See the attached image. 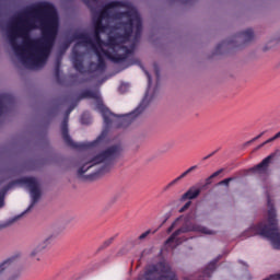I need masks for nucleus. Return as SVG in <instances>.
Returning a JSON list of instances; mask_svg holds the SVG:
<instances>
[{
	"label": "nucleus",
	"instance_id": "f257e3e1",
	"mask_svg": "<svg viewBox=\"0 0 280 280\" xmlns=\"http://www.w3.org/2000/svg\"><path fill=\"white\" fill-rule=\"evenodd\" d=\"M126 12L119 11L121 2H109L98 16L93 18L94 34L79 33L75 39L79 43L73 48L72 65L77 71L82 72V60L75 51L79 47H86L96 54L98 63L91 69L104 71L105 60L112 62H124L130 58L141 38L142 23L141 16L132 4H125Z\"/></svg>",
	"mask_w": 280,
	"mask_h": 280
},
{
	"label": "nucleus",
	"instance_id": "f03ea898",
	"mask_svg": "<svg viewBox=\"0 0 280 280\" xmlns=\"http://www.w3.org/2000/svg\"><path fill=\"white\" fill-rule=\"evenodd\" d=\"M58 12L54 4L40 2L16 18L9 32L10 45L26 69H43L58 36Z\"/></svg>",
	"mask_w": 280,
	"mask_h": 280
},
{
	"label": "nucleus",
	"instance_id": "7ed1b4c3",
	"mask_svg": "<svg viewBox=\"0 0 280 280\" xmlns=\"http://www.w3.org/2000/svg\"><path fill=\"white\" fill-rule=\"evenodd\" d=\"M121 154V145H113L105 151L88 155L83 159V165L78 170L79 178L93 180L106 172H110L113 161Z\"/></svg>",
	"mask_w": 280,
	"mask_h": 280
},
{
	"label": "nucleus",
	"instance_id": "20e7f679",
	"mask_svg": "<svg viewBox=\"0 0 280 280\" xmlns=\"http://www.w3.org/2000/svg\"><path fill=\"white\" fill-rule=\"evenodd\" d=\"M268 224L260 223L250 228L252 234L249 235H261V237H267L271 243V246L279 250L280 248V231L277 224V212L272 208V201L268 197Z\"/></svg>",
	"mask_w": 280,
	"mask_h": 280
},
{
	"label": "nucleus",
	"instance_id": "39448f33",
	"mask_svg": "<svg viewBox=\"0 0 280 280\" xmlns=\"http://www.w3.org/2000/svg\"><path fill=\"white\" fill-rule=\"evenodd\" d=\"M140 280H178L176 273L172 271L170 265L160 262L150 267Z\"/></svg>",
	"mask_w": 280,
	"mask_h": 280
},
{
	"label": "nucleus",
	"instance_id": "423d86ee",
	"mask_svg": "<svg viewBox=\"0 0 280 280\" xmlns=\"http://www.w3.org/2000/svg\"><path fill=\"white\" fill-rule=\"evenodd\" d=\"M20 185H26L28 189H31V197H32V205L31 207L34 206L35 202H38L40 199V188L38 185V180L34 177H23L22 179L19 180Z\"/></svg>",
	"mask_w": 280,
	"mask_h": 280
},
{
	"label": "nucleus",
	"instance_id": "0eeeda50",
	"mask_svg": "<svg viewBox=\"0 0 280 280\" xmlns=\"http://www.w3.org/2000/svg\"><path fill=\"white\" fill-rule=\"evenodd\" d=\"M189 231H196L197 233H203V235H213V231L201 226V225H190V226H183L180 229H178L177 231H175L170 238L166 241V244H172V242H174V240H176V237H178V235H180L182 233H189Z\"/></svg>",
	"mask_w": 280,
	"mask_h": 280
},
{
	"label": "nucleus",
	"instance_id": "6e6552de",
	"mask_svg": "<svg viewBox=\"0 0 280 280\" xmlns=\"http://www.w3.org/2000/svg\"><path fill=\"white\" fill-rule=\"evenodd\" d=\"M51 236L46 237L43 243H39L31 253H30V257H32V259H36L37 261H40V253H43V250H45V248H48L49 245L51 244Z\"/></svg>",
	"mask_w": 280,
	"mask_h": 280
},
{
	"label": "nucleus",
	"instance_id": "1a4fd4ad",
	"mask_svg": "<svg viewBox=\"0 0 280 280\" xmlns=\"http://www.w3.org/2000/svg\"><path fill=\"white\" fill-rule=\"evenodd\" d=\"M68 124H69V118H65V120L61 124V132H62L63 140L68 145H71V148H77L75 143H73V140H71V137H69Z\"/></svg>",
	"mask_w": 280,
	"mask_h": 280
},
{
	"label": "nucleus",
	"instance_id": "9d476101",
	"mask_svg": "<svg viewBox=\"0 0 280 280\" xmlns=\"http://www.w3.org/2000/svg\"><path fill=\"white\" fill-rule=\"evenodd\" d=\"M196 170H198L197 165L190 166L188 170H186L184 173H182L178 177H176L171 183H168L164 187V191H167V189H171L172 187H174V185H176V183H178V180H183V178H185V176H187L188 174H191V172H194Z\"/></svg>",
	"mask_w": 280,
	"mask_h": 280
},
{
	"label": "nucleus",
	"instance_id": "9b49d317",
	"mask_svg": "<svg viewBox=\"0 0 280 280\" xmlns=\"http://www.w3.org/2000/svg\"><path fill=\"white\" fill-rule=\"evenodd\" d=\"M270 159H272V156H267L265 160L261 161V163L252 168V172H254V174H267L268 165H270Z\"/></svg>",
	"mask_w": 280,
	"mask_h": 280
},
{
	"label": "nucleus",
	"instance_id": "f8f14e48",
	"mask_svg": "<svg viewBox=\"0 0 280 280\" xmlns=\"http://www.w3.org/2000/svg\"><path fill=\"white\" fill-rule=\"evenodd\" d=\"M200 196V188L192 187L186 194L183 195V200H194Z\"/></svg>",
	"mask_w": 280,
	"mask_h": 280
},
{
	"label": "nucleus",
	"instance_id": "ddd939ff",
	"mask_svg": "<svg viewBox=\"0 0 280 280\" xmlns=\"http://www.w3.org/2000/svg\"><path fill=\"white\" fill-rule=\"evenodd\" d=\"M101 113L103 115L104 121L106 124V126H108V124H110L112 118H113V113H110L108 109L106 108H102Z\"/></svg>",
	"mask_w": 280,
	"mask_h": 280
},
{
	"label": "nucleus",
	"instance_id": "4468645a",
	"mask_svg": "<svg viewBox=\"0 0 280 280\" xmlns=\"http://www.w3.org/2000/svg\"><path fill=\"white\" fill-rule=\"evenodd\" d=\"M83 97H89L90 100H100V91H85Z\"/></svg>",
	"mask_w": 280,
	"mask_h": 280
},
{
	"label": "nucleus",
	"instance_id": "2eb2a0df",
	"mask_svg": "<svg viewBox=\"0 0 280 280\" xmlns=\"http://www.w3.org/2000/svg\"><path fill=\"white\" fill-rule=\"evenodd\" d=\"M183 224V218H178L177 220L174 221V223L168 228L167 233H172L176 226H180Z\"/></svg>",
	"mask_w": 280,
	"mask_h": 280
},
{
	"label": "nucleus",
	"instance_id": "dca6fc26",
	"mask_svg": "<svg viewBox=\"0 0 280 280\" xmlns=\"http://www.w3.org/2000/svg\"><path fill=\"white\" fill-rule=\"evenodd\" d=\"M215 270V262H210L208 268L205 271V275L207 277H211V272H213Z\"/></svg>",
	"mask_w": 280,
	"mask_h": 280
},
{
	"label": "nucleus",
	"instance_id": "f3484780",
	"mask_svg": "<svg viewBox=\"0 0 280 280\" xmlns=\"http://www.w3.org/2000/svg\"><path fill=\"white\" fill-rule=\"evenodd\" d=\"M244 40H253V30H247L245 33H243Z\"/></svg>",
	"mask_w": 280,
	"mask_h": 280
},
{
	"label": "nucleus",
	"instance_id": "a211bd4d",
	"mask_svg": "<svg viewBox=\"0 0 280 280\" xmlns=\"http://www.w3.org/2000/svg\"><path fill=\"white\" fill-rule=\"evenodd\" d=\"M277 139H280V131L276 133L272 138L266 140L261 145H266L268 143H272V141H277Z\"/></svg>",
	"mask_w": 280,
	"mask_h": 280
},
{
	"label": "nucleus",
	"instance_id": "6ab92c4d",
	"mask_svg": "<svg viewBox=\"0 0 280 280\" xmlns=\"http://www.w3.org/2000/svg\"><path fill=\"white\" fill-rule=\"evenodd\" d=\"M132 117H135V113L133 114H130L128 116H126L125 118H122L120 121L124 126H127L128 125V119H132Z\"/></svg>",
	"mask_w": 280,
	"mask_h": 280
},
{
	"label": "nucleus",
	"instance_id": "aec40b11",
	"mask_svg": "<svg viewBox=\"0 0 280 280\" xmlns=\"http://www.w3.org/2000/svg\"><path fill=\"white\" fill-rule=\"evenodd\" d=\"M224 172V168H221L217 172H214L209 178L208 180H211V178H215L217 176H220V174H222Z\"/></svg>",
	"mask_w": 280,
	"mask_h": 280
},
{
	"label": "nucleus",
	"instance_id": "412c9836",
	"mask_svg": "<svg viewBox=\"0 0 280 280\" xmlns=\"http://www.w3.org/2000/svg\"><path fill=\"white\" fill-rule=\"evenodd\" d=\"M231 180H233V178H225L221 180L219 185H225L226 187H229V183H231Z\"/></svg>",
	"mask_w": 280,
	"mask_h": 280
},
{
	"label": "nucleus",
	"instance_id": "4be33fe9",
	"mask_svg": "<svg viewBox=\"0 0 280 280\" xmlns=\"http://www.w3.org/2000/svg\"><path fill=\"white\" fill-rule=\"evenodd\" d=\"M151 233H152V231H150V230L145 231L144 233H142L139 236V240H145V237H148V235H150Z\"/></svg>",
	"mask_w": 280,
	"mask_h": 280
},
{
	"label": "nucleus",
	"instance_id": "5701e85b",
	"mask_svg": "<svg viewBox=\"0 0 280 280\" xmlns=\"http://www.w3.org/2000/svg\"><path fill=\"white\" fill-rule=\"evenodd\" d=\"M144 73L148 78L149 86H152V77L150 75V73L148 71H144Z\"/></svg>",
	"mask_w": 280,
	"mask_h": 280
},
{
	"label": "nucleus",
	"instance_id": "b1692460",
	"mask_svg": "<svg viewBox=\"0 0 280 280\" xmlns=\"http://www.w3.org/2000/svg\"><path fill=\"white\" fill-rule=\"evenodd\" d=\"M188 207H191V201L186 202L185 206L180 209V211H187Z\"/></svg>",
	"mask_w": 280,
	"mask_h": 280
},
{
	"label": "nucleus",
	"instance_id": "393cba45",
	"mask_svg": "<svg viewBox=\"0 0 280 280\" xmlns=\"http://www.w3.org/2000/svg\"><path fill=\"white\" fill-rule=\"evenodd\" d=\"M3 207V197H0V209Z\"/></svg>",
	"mask_w": 280,
	"mask_h": 280
},
{
	"label": "nucleus",
	"instance_id": "a878e982",
	"mask_svg": "<svg viewBox=\"0 0 280 280\" xmlns=\"http://www.w3.org/2000/svg\"><path fill=\"white\" fill-rule=\"evenodd\" d=\"M102 138H98L95 142H93V145H95V143H98V141L101 140Z\"/></svg>",
	"mask_w": 280,
	"mask_h": 280
},
{
	"label": "nucleus",
	"instance_id": "bb28decb",
	"mask_svg": "<svg viewBox=\"0 0 280 280\" xmlns=\"http://www.w3.org/2000/svg\"><path fill=\"white\" fill-rule=\"evenodd\" d=\"M156 77L159 78V70H155Z\"/></svg>",
	"mask_w": 280,
	"mask_h": 280
},
{
	"label": "nucleus",
	"instance_id": "cd10ccee",
	"mask_svg": "<svg viewBox=\"0 0 280 280\" xmlns=\"http://www.w3.org/2000/svg\"><path fill=\"white\" fill-rule=\"evenodd\" d=\"M262 133H260L258 137H256V139H259L261 137Z\"/></svg>",
	"mask_w": 280,
	"mask_h": 280
},
{
	"label": "nucleus",
	"instance_id": "c85d7f7f",
	"mask_svg": "<svg viewBox=\"0 0 280 280\" xmlns=\"http://www.w3.org/2000/svg\"><path fill=\"white\" fill-rule=\"evenodd\" d=\"M0 100H3V96H0Z\"/></svg>",
	"mask_w": 280,
	"mask_h": 280
}]
</instances>
